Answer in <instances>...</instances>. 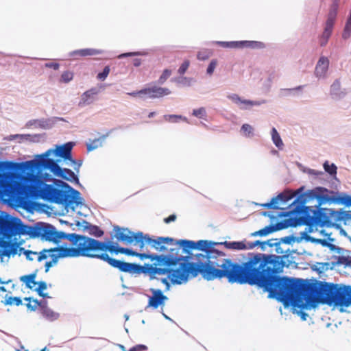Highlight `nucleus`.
<instances>
[{"mask_svg":"<svg viewBox=\"0 0 351 351\" xmlns=\"http://www.w3.org/2000/svg\"><path fill=\"white\" fill-rule=\"evenodd\" d=\"M73 143L56 146V149H49L45 153L36 155L35 158L22 162H4L5 168L18 169L25 174L19 176L13 172H4L0 174H14L5 186H0V202L8 203L13 206L25 208L28 204L29 197H40L52 203L61 204L69 211H75L78 207L86 208L80 193L68 184L56 180L54 184L45 182L53 180L51 175L43 173L41 170L45 166L44 160H51V156H60L74 165L75 170L78 171L82 162H76L71 156Z\"/></svg>","mask_w":351,"mask_h":351,"instance_id":"f257e3e1","label":"nucleus"},{"mask_svg":"<svg viewBox=\"0 0 351 351\" xmlns=\"http://www.w3.org/2000/svg\"><path fill=\"white\" fill-rule=\"evenodd\" d=\"M283 265L280 257L275 255L257 254L241 267L225 260L226 278L230 282L256 285L269 295H278L282 302H291L295 306L310 308L316 305L312 290L295 279L278 278Z\"/></svg>","mask_w":351,"mask_h":351,"instance_id":"f03ea898","label":"nucleus"},{"mask_svg":"<svg viewBox=\"0 0 351 351\" xmlns=\"http://www.w3.org/2000/svg\"><path fill=\"white\" fill-rule=\"evenodd\" d=\"M133 256H138L141 260L149 258L152 261H156V263H154L155 266L150 264H145L144 266L133 264L136 269L128 273L132 274L144 273L149 275L151 278H155L157 275H167L173 285L185 284L199 274L208 280L226 277L227 275L225 261L221 265V269H217L208 263L189 262L184 257L173 258L171 256L147 254L135 252Z\"/></svg>","mask_w":351,"mask_h":351,"instance_id":"7ed1b4c3","label":"nucleus"},{"mask_svg":"<svg viewBox=\"0 0 351 351\" xmlns=\"http://www.w3.org/2000/svg\"><path fill=\"white\" fill-rule=\"evenodd\" d=\"M71 245H64L58 248L57 256L59 258L90 257L97 258L108 263L114 267L118 268L124 272L134 271L136 267L132 263L121 262L111 258L107 254V251L121 253L133 256L134 252L130 249L119 247L117 243L110 241L101 242L98 240L77 234H72Z\"/></svg>","mask_w":351,"mask_h":351,"instance_id":"20e7f679","label":"nucleus"},{"mask_svg":"<svg viewBox=\"0 0 351 351\" xmlns=\"http://www.w3.org/2000/svg\"><path fill=\"white\" fill-rule=\"evenodd\" d=\"M313 299L317 301L315 306L306 308L304 306H295L291 302H283L285 306H293V313H298L302 320H306L308 315L303 310H311L318 306L319 304H327L338 308L341 312L346 311V308L351 306V287L326 285L318 292L311 287Z\"/></svg>","mask_w":351,"mask_h":351,"instance_id":"39448f33","label":"nucleus"},{"mask_svg":"<svg viewBox=\"0 0 351 351\" xmlns=\"http://www.w3.org/2000/svg\"><path fill=\"white\" fill-rule=\"evenodd\" d=\"M24 241L23 240L19 242H10L5 241H0V246L3 250L0 252L1 258L3 256L10 257L14 256L16 254L21 255L22 253L26 256L27 259L33 261L36 259L38 262L46 261L45 264V272H48L51 267L55 266L58 261L59 256H57L58 248L43 249L40 252H32L30 250H25L24 248L21 247Z\"/></svg>","mask_w":351,"mask_h":351,"instance_id":"423d86ee","label":"nucleus"},{"mask_svg":"<svg viewBox=\"0 0 351 351\" xmlns=\"http://www.w3.org/2000/svg\"><path fill=\"white\" fill-rule=\"evenodd\" d=\"M317 198L319 204H338L351 207V195L346 193H337L329 191L326 188H317L311 191L301 197L305 199L303 202L311 199Z\"/></svg>","mask_w":351,"mask_h":351,"instance_id":"0eeeda50","label":"nucleus"},{"mask_svg":"<svg viewBox=\"0 0 351 351\" xmlns=\"http://www.w3.org/2000/svg\"><path fill=\"white\" fill-rule=\"evenodd\" d=\"M27 226L20 219L0 211V237L10 239L12 237L27 233Z\"/></svg>","mask_w":351,"mask_h":351,"instance_id":"6e6552de","label":"nucleus"},{"mask_svg":"<svg viewBox=\"0 0 351 351\" xmlns=\"http://www.w3.org/2000/svg\"><path fill=\"white\" fill-rule=\"evenodd\" d=\"M317 188H321L320 186H318V187H315L313 189H311V191L313 190H315V189ZM304 186H301L300 188H299L298 189H297L294 192H292L291 191H285V193H280L278 195H277L276 197H273L271 200V202L269 203H267V204H263V206L266 207V208H277L276 206H275V205L279 202V201H282V202H288L289 200H290L291 199H292L293 197L296 196V195H298V198L296 199V200L295 201L294 203H298V204H305L313 199H317V207L319 206H322L323 204H319V200L317 198L315 197L313 199H311L308 201H305V202H303L305 199H303L301 197L302 196H304L305 194H306L307 193H308L309 191H311V190H308L306 191L305 193H302V192L304 191Z\"/></svg>","mask_w":351,"mask_h":351,"instance_id":"1a4fd4ad","label":"nucleus"},{"mask_svg":"<svg viewBox=\"0 0 351 351\" xmlns=\"http://www.w3.org/2000/svg\"><path fill=\"white\" fill-rule=\"evenodd\" d=\"M115 237L126 244L134 243L141 248L144 247L143 234L141 232L133 233L128 228H121L118 226L114 228Z\"/></svg>","mask_w":351,"mask_h":351,"instance_id":"9d476101","label":"nucleus"},{"mask_svg":"<svg viewBox=\"0 0 351 351\" xmlns=\"http://www.w3.org/2000/svg\"><path fill=\"white\" fill-rule=\"evenodd\" d=\"M43 162H45V166H43L42 168L49 169L54 176L61 178L70 182H78L77 178L71 170L61 168L53 160H46Z\"/></svg>","mask_w":351,"mask_h":351,"instance_id":"9b49d317","label":"nucleus"},{"mask_svg":"<svg viewBox=\"0 0 351 351\" xmlns=\"http://www.w3.org/2000/svg\"><path fill=\"white\" fill-rule=\"evenodd\" d=\"M219 245V243L212 242L207 240H199L197 242H195V249H198L202 251H204L206 252V254H198L197 255V259L199 261H201V258H206V261L205 263H202L203 264H210L213 265L215 268L216 266L219 267V269H221V265L223 263H222L221 265L216 264L215 262L211 261L210 260L209 254L210 253H212L214 252L213 248L215 245ZM224 262V260L223 261Z\"/></svg>","mask_w":351,"mask_h":351,"instance_id":"f8f14e48","label":"nucleus"},{"mask_svg":"<svg viewBox=\"0 0 351 351\" xmlns=\"http://www.w3.org/2000/svg\"><path fill=\"white\" fill-rule=\"evenodd\" d=\"M37 232L43 239L55 243L66 237L64 232H58L53 226L47 223L41 224L37 228Z\"/></svg>","mask_w":351,"mask_h":351,"instance_id":"ddd939ff","label":"nucleus"},{"mask_svg":"<svg viewBox=\"0 0 351 351\" xmlns=\"http://www.w3.org/2000/svg\"><path fill=\"white\" fill-rule=\"evenodd\" d=\"M144 245L149 243L152 247L160 252L168 250L167 245H175V240L170 237H158L156 239H152L147 235H143Z\"/></svg>","mask_w":351,"mask_h":351,"instance_id":"4468645a","label":"nucleus"},{"mask_svg":"<svg viewBox=\"0 0 351 351\" xmlns=\"http://www.w3.org/2000/svg\"><path fill=\"white\" fill-rule=\"evenodd\" d=\"M266 244V242H261L256 241L254 243H246L245 241H224L219 243V245H224L227 249L235 250H246L253 249L258 245H263L262 247ZM267 244L271 245V244L267 243Z\"/></svg>","mask_w":351,"mask_h":351,"instance_id":"2eb2a0df","label":"nucleus"},{"mask_svg":"<svg viewBox=\"0 0 351 351\" xmlns=\"http://www.w3.org/2000/svg\"><path fill=\"white\" fill-rule=\"evenodd\" d=\"M227 98L231 100L242 110H250L254 106H259L265 103L264 101H254L243 99L235 93L228 94Z\"/></svg>","mask_w":351,"mask_h":351,"instance_id":"dca6fc26","label":"nucleus"},{"mask_svg":"<svg viewBox=\"0 0 351 351\" xmlns=\"http://www.w3.org/2000/svg\"><path fill=\"white\" fill-rule=\"evenodd\" d=\"M152 296L149 297L148 305L147 307L157 308L159 306H165L167 297L165 296L160 289H151Z\"/></svg>","mask_w":351,"mask_h":351,"instance_id":"f3484780","label":"nucleus"},{"mask_svg":"<svg viewBox=\"0 0 351 351\" xmlns=\"http://www.w3.org/2000/svg\"><path fill=\"white\" fill-rule=\"evenodd\" d=\"M330 60L326 56H321L315 68V76L318 79H325L328 76Z\"/></svg>","mask_w":351,"mask_h":351,"instance_id":"a211bd4d","label":"nucleus"},{"mask_svg":"<svg viewBox=\"0 0 351 351\" xmlns=\"http://www.w3.org/2000/svg\"><path fill=\"white\" fill-rule=\"evenodd\" d=\"M171 91L167 88L158 87L153 86L151 87L142 89V95L145 96V99L147 98H156L168 95Z\"/></svg>","mask_w":351,"mask_h":351,"instance_id":"6ab92c4d","label":"nucleus"},{"mask_svg":"<svg viewBox=\"0 0 351 351\" xmlns=\"http://www.w3.org/2000/svg\"><path fill=\"white\" fill-rule=\"evenodd\" d=\"M98 90L96 88H91L82 93L80 97L77 106L82 108L92 104L96 99Z\"/></svg>","mask_w":351,"mask_h":351,"instance_id":"aec40b11","label":"nucleus"},{"mask_svg":"<svg viewBox=\"0 0 351 351\" xmlns=\"http://www.w3.org/2000/svg\"><path fill=\"white\" fill-rule=\"evenodd\" d=\"M216 44L225 48H245V47H256L258 43L255 41H231V42H223L217 41Z\"/></svg>","mask_w":351,"mask_h":351,"instance_id":"412c9836","label":"nucleus"},{"mask_svg":"<svg viewBox=\"0 0 351 351\" xmlns=\"http://www.w3.org/2000/svg\"><path fill=\"white\" fill-rule=\"evenodd\" d=\"M6 139L8 141L16 140L19 143L24 141L37 143L44 141L45 138L43 134H13L8 136Z\"/></svg>","mask_w":351,"mask_h":351,"instance_id":"4be33fe9","label":"nucleus"},{"mask_svg":"<svg viewBox=\"0 0 351 351\" xmlns=\"http://www.w3.org/2000/svg\"><path fill=\"white\" fill-rule=\"evenodd\" d=\"M330 93L334 99H341L346 96L347 91L341 86L339 80H335L330 86Z\"/></svg>","mask_w":351,"mask_h":351,"instance_id":"5701e85b","label":"nucleus"},{"mask_svg":"<svg viewBox=\"0 0 351 351\" xmlns=\"http://www.w3.org/2000/svg\"><path fill=\"white\" fill-rule=\"evenodd\" d=\"M319 233L320 235L326 237V239H317V238H314V237H311V236H308L307 237V240L311 241L314 242V243H320L323 246H329L331 248L335 247V245L329 244L328 243V241H334L333 239L330 238L331 232H328L326 230H321L319 231Z\"/></svg>","mask_w":351,"mask_h":351,"instance_id":"b1692460","label":"nucleus"},{"mask_svg":"<svg viewBox=\"0 0 351 351\" xmlns=\"http://www.w3.org/2000/svg\"><path fill=\"white\" fill-rule=\"evenodd\" d=\"M334 25L326 23H324V30L319 36V45L324 47L328 43V41L332 33Z\"/></svg>","mask_w":351,"mask_h":351,"instance_id":"393cba45","label":"nucleus"},{"mask_svg":"<svg viewBox=\"0 0 351 351\" xmlns=\"http://www.w3.org/2000/svg\"><path fill=\"white\" fill-rule=\"evenodd\" d=\"M339 3V0H334V2L332 3L330 11L328 12L326 23L335 25L336 17L338 12Z\"/></svg>","mask_w":351,"mask_h":351,"instance_id":"a878e982","label":"nucleus"},{"mask_svg":"<svg viewBox=\"0 0 351 351\" xmlns=\"http://www.w3.org/2000/svg\"><path fill=\"white\" fill-rule=\"evenodd\" d=\"M101 53V51L94 49H83L73 51L69 53L70 57L95 56Z\"/></svg>","mask_w":351,"mask_h":351,"instance_id":"bb28decb","label":"nucleus"},{"mask_svg":"<svg viewBox=\"0 0 351 351\" xmlns=\"http://www.w3.org/2000/svg\"><path fill=\"white\" fill-rule=\"evenodd\" d=\"M45 304L46 302H45L42 306V314L43 316L49 321L56 320L59 317V314L47 308Z\"/></svg>","mask_w":351,"mask_h":351,"instance_id":"cd10ccee","label":"nucleus"},{"mask_svg":"<svg viewBox=\"0 0 351 351\" xmlns=\"http://www.w3.org/2000/svg\"><path fill=\"white\" fill-rule=\"evenodd\" d=\"M35 278L36 274H31L21 276L20 278V280L24 282L28 288L34 289L37 285V282L35 281Z\"/></svg>","mask_w":351,"mask_h":351,"instance_id":"c85d7f7f","label":"nucleus"},{"mask_svg":"<svg viewBox=\"0 0 351 351\" xmlns=\"http://www.w3.org/2000/svg\"><path fill=\"white\" fill-rule=\"evenodd\" d=\"M271 140L274 144L280 149H282L284 146V143L281 139V137L275 128H273L271 130Z\"/></svg>","mask_w":351,"mask_h":351,"instance_id":"c756f323","label":"nucleus"},{"mask_svg":"<svg viewBox=\"0 0 351 351\" xmlns=\"http://www.w3.org/2000/svg\"><path fill=\"white\" fill-rule=\"evenodd\" d=\"M241 134L246 138H252L254 136V128L252 125L245 123L240 130Z\"/></svg>","mask_w":351,"mask_h":351,"instance_id":"7c9ffc66","label":"nucleus"},{"mask_svg":"<svg viewBox=\"0 0 351 351\" xmlns=\"http://www.w3.org/2000/svg\"><path fill=\"white\" fill-rule=\"evenodd\" d=\"M276 230L277 229L274 226H267V227H265L258 231H256V232L251 233L250 236L254 237H258V236L265 237V236H267V235L275 232Z\"/></svg>","mask_w":351,"mask_h":351,"instance_id":"2f4dec72","label":"nucleus"},{"mask_svg":"<svg viewBox=\"0 0 351 351\" xmlns=\"http://www.w3.org/2000/svg\"><path fill=\"white\" fill-rule=\"evenodd\" d=\"M341 36L343 40H347L351 36V19H350L348 18V19L346 22L345 27L343 28Z\"/></svg>","mask_w":351,"mask_h":351,"instance_id":"473e14b6","label":"nucleus"},{"mask_svg":"<svg viewBox=\"0 0 351 351\" xmlns=\"http://www.w3.org/2000/svg\"><path fill=\"white\" fill-rule=\"evenodd\" d=\"M47 286L46 282L40 281L37 282V285L35 287L34 289L37 291V292L40 296H43V298H49L47 293H43V291L47 289Z\"/></svg>","mask_w":351,"mask_h":351,"instance_id":"72a5a7b5","label":"nucleus"},{"mask_svg":"<svg viewBox=\"0 0 351 351\" xmlns=\"http://www.w3.org/2000/svg\"><path fill=\"white\" fill-rule=\"evenodd\" d=\"M164 119L165 121L171 122V123H177L180 120H182V121L187 122V123L189 122L187 118H186L185 117H182L181 115H174V114L165 115L164 117Z\"/></svg>","mask_w":351,"mask_h":351,"instance_id":"f704fd0d","label":"nucleus"},{"mask_svg":"<svg viewBox=\"0 0 351 351\" xmlns=\"http://www.w3.org/2000/svg\"><path fill=\"white\" fill-rule=\"evenodd\" d=\"M175 244H178L182 247L184 250L187 249H195V241L189 240H179L175 241Z\"/></svg>","mask_w":351,"mask_h":351,"instance_id":"c9c22d12","label":"nucleus"},{"mask_svg":"<svg viewBox=\"0 0 351 351\" xmlns=\"http://www.w3.org/2000/svg\"><path fill=\"white\" fill-rule=\"evenodd\" d=\"M192 114L199 119H202L206 120L207 119V112L205 108L202 107L197 109H194L193 110Z\"/></svg>","mask_w":351,"mask_h":351,"instance_id":"e433bc0d","label":"nucleus"},{"mask_svg":"<svg viewBox=\"0 0 351 351\" xmlns=\"http://www.w3.org/2000/svg\"><path fill=\"white\" fill-rule=\"evenodd\" d=\"M104 138H97L87 145L88 151L94 150L102 145Z\"/></svg>","mask_w":351,"mask_h":351,"instance_id":"4c0bfd02","label":"nucleus"},{"mask_svg":"<svg viewBox=\"0 0 351 351\" xmlns=\"http://www.w3.org/2000/svg\"><path fill=\"white\" fill-rule=\"evenodd\" d=\"M27 300V298H26ZM29 302L27 304V307L30 309L31 311L36 310L38 306H42L44 304V302H38L36 300H31L30 298H28Z\"/></svg>","mask_w":351,"mask_h":351,"instance_id":"58836bf2","label":"nucleus"},{"mask_svg":"<svg viewBox=\"0 0 351 351\" xmlns=\"http://www.w3.org/2000/svg\"><path fill=\"white\" fill-rule=\"evenodd\" d=\"M217 66H218V61H217V59H213L210 62V63H209V64H208V66L207 67V69H206L207 75H209V76L213 75V73H214V71H215V69L217 68Z\"/></svg>","mask_w":351,"mask_h":351,"instance_id":"ea45409f","label":"nucleus"},{"mask_svg":"<svg viewBox=\"0 0 351 351\" xmlns=\"http://www.w3.org/2000/svg\"><path fill=\"white\" fill-rule=\"evenodd\" d=\"M171 81L177 82L178 84H183L184 86H191L193 79L188 78L186 77H180L175 79H172Z\"/></svg>","mask_w":351,"mask_h":351,"instance_id":"a19ab883","label":"nucleus"},{"mask_svg":"<svg viewBox=\"0 0 351 351\" xmlns=\"http://www.w3.org/2000/svg\"><path fill=\"white\" fill-rule=\"evenodd\" d=\"M324 170L330 175L337 173V167L334 164H329L328 161L324 162Z\"/></svg>","mask_w":351,"mask_h":351,"instance_id":"79ce46f5","label":"nucleus"},{"mask_svg":"<svg viewBox=\"0 0 351 351\" xmlns=\"http://www.w3.org/2000/svg\"><path fill=\"white\" fill-rule=\"evenodd\" d=\"M13 176L14 174H0V186H5ZM1 194V192H0V195Z\"/></svg>","mask_w":351,"mask_h":351,"instance_id":"37998d69","label":"nucleus"},{"mask_svg":"<svg viewBox=\"0 0 351 351\" xmlns=\"http://www.w3.org/2000/svg\"><path fill=\"white\" fill-rule=\"evenodd\" d=\"M5 304L7 305H20L21 300L17 297H8L5 298Z\"/></svg>","mask_w":351,"mask_h":351,"instance_id":"c03bdc74","label":"nucleus"},{"mask_svg":"<svg viewBox=\"0 0 351 351\" xmlns=\"http://www.w3.org/2000/svg\"><path fill=\"white\" fill-rule=\"evenodd\" d=\"M171 75V71L169 69H165L162 73L161 76L158 80V83L162 84Z\"/></svg>","mask_w":351,"mask_h":351,"instance_id":"a18cd8bd","label":"nucleus"},{"mask_svg":"<svg viewBox=\"0 0 351 351\" xmlns=\"http://www.w3.org/2000/svg\"><path fill=\"white\" fill-rule=\"evenodd\" d=\"M73 77V73L70 71H65L61 75V81L64 83H68L72 80Z\"/></svg>","mask_w":351,"mask_h":351,"instance_id":"49530a36","label":"nucleus"},{"mask_svg":"<svg viewBox=\"0 0 351 351\" xmlns=\"http://www.w3.org/2000/svg\"><path fill=\"white\" fill-rule=\"evenodd\" d=\"M147 53L144 51H137V52H129V53H124L122 54H120L118 58H123L125 57H130V56H145Z\"/></svg>","mask_w":351,"mask_h":351,"instance_id":"de8ad7c7","label":"nucleus"},{"mask_svg":"<svg viewBox=\"0 0 351 351\" xmlns=\"http://www.w3.org/2000/svg\"><path fill=\"white\" fill-rule=\"evenodd\" d=\"M90 233L97 237H100L103 235L104 232L98 227L93 226L90 228Z\"/></svg>","mask_w":351,"mask_h":351,"instance_id":"09e8293b","label":"nucleus"},{"mask_svg":"<svg viewBox=\"0 0 351 351\" xmlns=\"http://www.w3.org/2000/svg\"><path fill=\"white\" fill-rule=\"evenodd\" d=\"M110 73V68L108 66H105L103 72L99 73L97 75L98 79L104 80Z\"/></svg>","mask_w":351,"mask_h":351,"instance_id":"8fccbe9b","label":"nucleus"},{"mask_svg":"<svg viewBox=\"0 0 351 351\" xmlns=\"http://www.w3.org/2000/svg\"><path fill=\"white\" fill-rule=\"evenodd\" d=\"M190 62L189 60H185L178 69V73L180 75L184 74L189 66Z\"/></svg>","mask_w":351,"mask_h":351,"instance_id":"3c124183","label":"nucleus"},{"mask_svg":"<svg viewBox=\"0 0 351 351\" xmlns=\"http://www.w3.org/2000/svg\"><path fill=\"white\" fill-rule=\"evenodd\" d=\"M304 88V86H298L297 87H295L293 88L287 89V90L289 92L290 95H298L300 93Z\"/></svg>","mask_w":351,"mask_h":351,"instance_id":"603ef678","label":"nucleus"},{"mask_svg":"<svg viewBox=\"0 0 351 351\" xmlns=\"http://www.w3.org/2000/svg\"><path fill=\"white\" fill-rule=\"evenodd\" d=\"M128 95L132 96V97H138L139 98H141L143 99H145V96L142 95V90L138 91H134L132 93H128Z\"/></svg>","mask_w":351,"mask_h":351,"instance_id":"864d4df0","label":"nucleus"},{"mask_svg":"<svg viewBox=\"0 0 351 351\" xmlns=\"http://www.w3.org/2000/svg\"><path fill=\"white\" fill-rule=\"evenodd\" d=\"M45 67L53 68L54 70H58L60 67V65L57 63L54 62H48L45 64Z\"/></svg>","mask_w":351,"mask_h":351,"instance_id":"5fc2aeb1","label":"nucleus"},{"mask_svg":"<svg viewBox=\"0 0 351 351\" xmlns=\"http://www.w3.org/2000/svg\"><path fill=\"white\" fill-rule=\"evenodd\" d=\"M146 348H147V347L145 346L138 345V346H136L135 347H133L129 351H141V350H145Z\"/></svg>","mask_w":351,"mask_h":351,"instance_id":"6e6d98bb","label":"nucleus"},{"mask_svg":"<svg viewBox=\"0 0 351 351\" xmlns=\"http://www.w3.org/2000/svg\"><path fill=\"white\" fill-rule=\"evenodd\" d=\"M197 56L199 60H203L206 59L208 57V54H204V53L199 51V52H198Z\"/></svg>","mask_w":351,"mask_h":351,"instance_id":"4d7b16f0","label":"nucleus"},{"mask_svg":"<svg viewBox=\"0 0 351 351\" xmlns=\"http://www.w3.org/2000/svg\"><path fill=\"white\" fill-rule=\"evenodd\" d=\"M176 215H170L169 217L165 219V222L168 223H170L171 221H173L176 220Z\"/></svg>","mask_w":351,"mask_h":351,"instance_id":"13d9d810","label":"nucleus"},{"mask_svg":"<svg viewBox=\"0 0 351 351\" xmlns=\"http://www.w3.org/2000/svg\"><path fill=\"white\" fill-rule=\"evenodd\" d=\"M141 63V59H138V58H136V59H134V65L135 66H140Z\"/></svg>","mask_w":351,"mask_h":351,"instance_id":"bf43d9fd","label":"nucleus"},{"mask_svg":"<svg viewBox=\"0 0 351 351\" xmlns=\"http://www.w3.org/2000/svg\"><path fill=\"white\" fill-rule=\"evenodd\" d=\"M5 289L4 287H0V291H5Z\"/></svg>","mask_w":351,"mask_h":351,"instance_id":"052dcab7","label":"nucleus"},{"mask_svg":"<svg viewBox=\"0 0 351 351\" xmlns=\"http://www.w3.org/2000/svg\"><path fill=\"white\" fill-rule=\"evenodd\" d=\"M341 233L343 235H346V232L343 229L341 230Z\"/></svg>","mask_w":351,"mask_h":351,"instance_id":"680f3d73","label":"nucleus"},{"mask_svg":"<svg viewBox=\"0 0 351 351\" xmlns=\"http://www.w3.org/2000/svg\"><path fill=\"white\" fill-rule=\"evenodd\" d=\"M154 114H155V112H151V113H149V118H150V117H154Z\"/></svg>","mask_w":351,"mask_h":351,"instance_id":"e2e57ef3","label":"nucleus"},{"mask_svg":"<svg viewBox=\"0 0 351 351\" xmlns=\"http://www.w3.org/2000/svg\"><path fill=\"white\" fill-rule=\"evenodd\" d=\"M163 316L167 319H170V318L166 315L165 313H162Z\"/></svg>","mask_w":351,"mask_h":351,"instance_id":"0e129e2a","label":"nucleus"},{"mask_svg":"<svg viewBox=\"0 0 351 351\" xmlns=\"http://www.w3.org/2000/svg\"><path fill=\"white\" fill-rule=\"evenodd\" d=\"M125 319L128 320L129 319V316L128 315H125Z\"/></svg>","mask_w":351,"mask_h":351,"instance_id":"69168bd1","label":"nucleus"},{"mask_svg":"<svg viewBox=\"0 0 351 351\" xmlns=\"http://www.w3.org/2000/svg\"><path fill=\"white\" fill-rule=\"evenodd\" d=\"M162 282L168 285L167 281V280H166V279H163V280H162Z\"/></svg>","mask_w":351,"mask_h":351,"instance_id":"338daca9","label":"nucleus"},{"mask_svg":"<svg viewBox=\"0 0 351 351\" xmlns=\"http://www.w3.org/2000/svg\"><path fill=\"white\" fill-rule=\"evenodd\" d=\"M47 350V348H44L43 349H42L40 351H46Z\"/></svg>","mask_w":351,"mask_h":351,"instance_id":"774afa93","label":"nucleus"}]
</instances>
